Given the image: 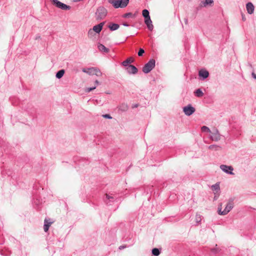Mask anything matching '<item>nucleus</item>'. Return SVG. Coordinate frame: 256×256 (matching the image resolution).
I'll return each mask as SVG.
<instances>
[{
    "instance_id": "c85d7f7f",
    "label": "nucleus",
    "mask_w": 256,
    "mask_h": 256,
    "mask_svg": "<svg viewBox=\"0 0 256 256\" xmlns=\"http://www.w3.org/2000/svg\"><path fill=\"white\" fill-rule=\"evenodd\" d=\"M212 188L213 190H219L220 189L219 184L216 183L212 186Z\"/></svg>"
},
{
    "instance_id": "9b49d317",
    "label": "nucleus",
    "mask_w": 256,
    "mask_h": 256,
    "mask_svg": "<svg viewBox=\"0 0 256 256\" xmlns=\"http://www.w3.org/2000/svg\"><path fill=\"white\" fill-rule=\"evenodd\" d=\"M198 76L202 80H205L209 76V72L206 70L202 69L198 72Z\"/></svg>"
},
{
    "instance_id": "5701e85b",
    "label": "nucleus",
    "mask_w": 256,
    "mask_h": 256,
    "mask_svg": "<svg viewBox=\"0 0 256 256\" xmlns=\"http://www.w3.org/2000/svg\"><path fill=\"white\" fill-rule=\"evenodd\" d=\"M213 2V0H205L204 1L202 2V4H201V6H206L208 5H210Z\"/></svg>"
},
{
    "instance_id": "1a4fd4ad",
    "label": "nucleus",
    "mask_w": 256,
    "mask_h": 256,
    "mask_svg": "<svg viewBox=\"0 0 256 256\" xmlns=\"http://www.w3.org/2000/svg\"><path fill=\"white\" fill-rule=\"evenodd\" d=\"M210 133L212 134L210 136V139L216 142L220 140L221 136L217 129L214 130L213 132H212Z\"/></svg>"
},
{
    "instance_id": "f3484780",
    "label": "nucleus",
    "mask_w": 256,
    "mask_h": 256,
    "mask_svg": "<svg viewBox=\"0 0 256 256\" xmlns=\"http://www.w3.org/2000/svg\"><path fill=\"white\" fill-rule=\"evenodd\" d=\"M88 70H93L92 74H95L96 76H101L102 75V73L100 70V69L96 68H90Z\"/></svg>"
},
{
    "instance_id": "9d476101",
    "label": "nucleus",
    "mask_w": 256,
    "mask_h": 256,
    "mask_svg": "<svg viewBox=\"0 0 256 256\" xmlns=\"http://www.w3.org/2000/svg\"><path fill=\"white\" fill-rule=\"evenodd\" d=\"M127 72L130 74H136L138 73V68L134 65L130 64L126 68Z\"/></svg>"
},
{
    "instance_id": "37998d69",
    "label": "nucleus",
    "mask_w": 256,
    "mask_h": 256,
    "mask_svg": "<svg viewBox=\"0 0 256 256\" xmlns=\"http://www.w3.org/2000/svg\"><path fill=\"white\" fill-rule=\"evenodd\" d=\"M92 32V30H90L89 31H88V34H90Z\"/></svg>"
},
{
    "instance_id": "c9c22d12",
    "label": "nucleus",
    "mask_w": 256,
    "mask_h": 256,
    "mask_svg": "<svg viewBox=\"0 0 256 256\" xmlns=\"http://www.w3.org/2000/svg\"><path fill=\"white\" fill-rule=\"evenodd\" d=\"M126 246L122 245V246H120L118 248H119L120 250H122V249H124V248H126Z\"/></svg>"
},
{
    "instance_id": "393cba45",
    "label": "nucleus",
    "mask_w": 256,
    "mask_h": 256,
    "mask_svg": "<svg viewBox=\"0 0 256 256\" xmlns=\"http://www.w3.org/2000/svg\"><path fill=\"white\" fill-rule=\"evenodd\" d=\"M208 148L212 150H218L221 148V147L218 145L212 144L208 146Z\"/></svg>"
},
{
    "instance_id": "ea45409f",
    "label": "nucleus",
    "mask_w": 256,
    "mask_h": 256,
    "mask_svg": "<svg viewBox=\"0 0 256 256\" xmlns=\"http://www.w3.org/2000/svg\"><path fill=\"white\" fill-rule=\"evenodd\" d=\"M34 203L36 204H38L40 202L39 201H38V200H36V201H34Z\"/></svg>"
},
{
    "instance_id": "20e7f679",
    "label": "nucleus",
    "mask_w": 256,
    "mask_h": 256,
    "mask_svg": "<svg viewBox=\"0 0 256 256\" xmlns=\"http://www.w3.org/2000/svg\"><path fill=\"white\" fill-rule=\"evenodd\" d=\"M156 60L152 58L150 59L142 68V72L144 74L150 72L155 66Z\"/></svg>"
},
{
    "instance_id": "39448f33",
    "label": "nucleus",
    "mask_w": 256,
    "mask_h": 256,
    "mask_svg": "<svg viewBox=\"0 0 256 256\" xmlns=\"http://www.w3.org/2000/svg\"><path fill=\"white\" fill-rule=\"evenodd\" d=\"M53 5L62 10H70V6L58 0H50Z\"/></svg>"
},
{
    "instance_id": "2f4dec72",
    "label": "nucleus",
    "mask_w": 256,
    "mask_h": 256,
    "mask_svg": "<svg viewBox=\"0 0 256 256\" xmlns=\"http://www.w3.org/2000/svg\"><path fill=\"white\" fill-rule=\"evenodd\" d=\"M220 251V249L218 248H214L211 249V252L214 254H217Z\"/></svg>"
},
{
    "instance_id": "79ce46f5",
    "label": "nucleus",
    "mask_w": 256,
    "mask_h": 256,
    "mask_svg": "<svg viewBox=\"0 0 256 256\" xmlns=\"http://www.w3.org/2000/svg\"><path fill=\"white\" fill-rule=\"evenodd\" d=\"M184 22H185V23L186 24H188V20L187 18H185L184 19Z\"/></svg>"
},
{
    "instance_id": "a18cd8bd",
    "label": "nucleus",
    "mask_w": 256,
    "mask_h": 256,
    "mask_svg": "<svg viewBox=\"0 0 256 256\" xmlns=\"http://www.w3.org/2000/svg\"><path fill=\"white\" fill-rule=\"evenodd\" d=\"M38 38H40V36H38V37H36V39Z\"/></svg>"
},
{
    "instance_id": "7c9ffc66",
    "label": "nucleus",
    "mask_w": 256,
    "mask_h": 256,
    "mask_svg": "<svg viewBox=\"0 0 256 256\" xmlns=\"http://www.w3.org/2000/svg\"><path fill=\"white\" fill-rule=\"evenodd\" d=\"M202 220L201 216L199 214H196V223H200Z\"/></svg>"
},
{
    "instance_id": "4c0bfd02",
    "label": "nucleus",
    "mask_w": 256,
    "mask_h": 256,
    "mask_svg": "<svg viewBox=\"0 0 256 256\" xmlns=\"http://www.w3.org/2000/svg\"><path fill=\"white\" fill-rule=\"evenodd\" d=\"M242 20L243 21H245L246 20V17L242 14Z\"/></svg>"
},
{
    "instance_id": "a19ab883",
    "label": "nucleus",
    "mask_w": 256,
    "mask_h": 256,
    "mask_svg": "<svg viewBox=\"0 0 256 256\" xmlns=\"http://www.w3.org/2000/svg\"><path fill=\"white\" fill-rule=\"evenodd\" d=\"M95 84H100L98 80L95 81Z\"/></svg>"
},
{
    "instance_id": "e433bc0d",
    "label": "nucleus",
    "mask_w": 256,
    "mask_h": 256,
    "mask_svg": "<svg viewBox=\"0 0 256 256\" xmlns=\"http://www.w3.org/2000/svg\"><path fill=\"white\" fill-rule=\"evenodd\" d=\"M252 77L256 80V74L254 72H252Z\"/></svg>"
},
{
    "instance_id": "cd10ccee",
    "label": "nucleus",
    "mask_w": 256,
    "mask_h": 256,
    "mask_svg": "<svg viewBox=\"0 0 256 256\" xmlns=\"http://www.w3.org/2000/svg\"><path fill=\"white\" fill-rule=\"evenodd\" d=\"M201 130L202 132H206L209 133L212 132L210 129L206 126H202L201 128Z\"/></svg>"
},
{
    "instance_id": "a211bd4d",
    "label": "nucleus",
    "mask_w": 256,
    "mask_h": 256,
    "mask_svg": "<svg viewBox=\"0 0 256 256\" xmlns=\"http://www.w3.org/2000/svg\"><path fill=\"white\" fill-rule=\"evenodd\" d=\"M120 27L119 24L115 23H110L108 26V28L112 31L116 30H118Z\"/></svg>"
},
{
    "instance_id": "473e14b6",
    "label": "nucleus",
    "mask_w": 256,
    "mask_h": 256,
    "mask_svg": "<svg viewBox=\"0 0 256 256\" xmlns=\"http://www.w3.org/2000/svg\"><path fill=\"white\" fill-rule=\"evenodd\" d=\"M144 53V50L143 48H140L138 52V56H141L143 55V54Z\"/></svg>"
},
{
    "instance_id": "58836bf2",
    "label": "nucleus",
    "mask_w": 256,
    "mask_h": 256,
    "mask_svg": "<svg viewBox=\"0 0 256 256\" xmlns=\"http://www.w3.org/2000/svg\"><path fill=\"white\" fill-rule=\"evenodd\" d=\"M123 25L125 26H130V24H128L126 23V22H124L123 24Z\"/></svg>"
},
{
    "instance_id": "b1692460",
    "label": "nucleus",
    "mask_w": 256,
    "mask_h": 256,
    "mask_svg": "<svg viewBox=\"0 0 256 256\" xmlns=\"http://www.w3.org/2000/svg\"><path fill=\"white\" fill-rule=\"evenodd\" d=\"M160 250L158 248H154L152 250V254L154 256H158L160 255Z\"/></svg>"
},
{
    "instance_id": "c03bdc74",
    "label": "nucleus",
    "mask_w": 256,
    "mask_h": 256,
    "mask_svg": "<svg viewBox=\"0 0 256 256\" xmlns=\"http://www.w3.org/2000/svg\"><path fill=\"white\" fill-rule=\"evenodd\" d=\"M138 104H135L134 106H132V108H136V107H138Z\"/></svg>"
},
{
    "instance_id": "6ab92c4d",
    "label": "nucleus",
    "mask_w": 256,
    "mask_h": 256,
    "mask_svg": "<svg viewBox=\"0 0 256 256\" xmlns=\"http://www.w3.org/2000/svg\"><path fill=\"white\" fill-rule=\"evenodd\" d=\"M52 224V222H48L46 219H45L44 226V230L45 232H47L48 231L49 228Z\"/></svg>"
},
{
    "instance_id": "bb28decb",
    "label": "nucleus",
    "mask_w": 256,
    "mask_h": 256,
    "mask_svg": "<svg viewBox=\"0 0 256 256\" xmlns=\"http://www.w3.org/2000/svg\"><path fill=\"white\" fill-rule=\"evenodd\" d=\"M123 17L124 18H134L135 15L132 12H128L124 14Z\"/></svg>"
},
{
    "instance_id": "dca6fc26",
    "label": "nucleus",
    "mask_w": 256,
    "mask_h": 256,
    "mask_svg": "<svg viewBox=\"0 0 256 256\" xmlns=\"http://www.w3.org/2000/svg\"><path fill=\"white\" fill-rule=\"evenodd\" d=\"M98 50L104 53H108L110 52V50L106 48L104 45L101 44H99L98 46Z\"/></svg>"
},
{
    "instance_id": "a878e982",
    "label": "nucleus",
    "mask_w": 256,
    "mask_h": 256,
    "mask_svg": "<svg viewBox=\"0 0 256 256\" xmlns=\"http://www.w3.org/2000/svg\"><path fill=\"white\" fill-rule=\"evenodd\" d=\"M142 14L144 18L150 17L149 12L146 9H144L142 10Z\"/></svg>"
},
{
    "instance_id": "f03ea898",
    "label": "nucleus",
    "mask_w": 256,
    "mask_h": 256,
    "mask_svg": "<svg viewBox=\"0 0 256 256\" xmlns=\"http://www.w3.org/2000/svg\"><path fill=\"white\" fill-rule=\"evenodd\" d=\"M108 14L107 10L104 6H99L95 13L96 18L97 20H102L105 18Z\"/></svg>"
},
{
    "instance_id": "72a5a7b5",
    "label": "nucleus",
    "mask_w": 256,
    "mask_h": 256,
    "mask_svg": "<svg viewBox=\"0 0 256 256\" xmlns=\"http://www.w3.org/2000/svg\"><path fill=\"white\" fill-rule=\"evenodd\" d=\"M102 116L104 118H108V119H111L112 118V117L110 116V114H102Z\"/></svg>"
},
{
    "instance_id": "aec40b11",
    "label": "nucleus",
    "mask_w": 256,
    "mask_h": 256,
    "mask_svg": "<svg viewBox=\"0 0 256 256\" xmlns=\"http://www.w3.org/2000/svg\"><path fill=\"white\" fill-rule=\"evenodd\" d=\"M118 110L122 112H126L128 110V106L126 104H122L118 107Z\"/></svg>"
},
{
    "instance_id": "6e6552de",
    "label": "nucleus",
    "mask_w": 256,
    "mask_h": 256,
    "mask_svg": "<svg viewBox=\"0 0 256 256\" xmlns=\"http://www.w3.org/2000/svg\"><path fill=\"white\" fill-rule=\"evenodd\" d=\"M220 168L224 172L234 175V173L232 172L234 168L232 166H227L225 164H222L220 166Z\"/></svg>"
},
{
    "instance_id": "f8f14e48",
    "label": "nucleus",
    "mask_w": 256,
    "mask_h": 256,
    "mask_svg": "<svg viewBox=\"0 0 256 256\" xmlns=\"http://www.w3.org/2000/svg\"><path fill=\"white\" fill-rule=\"evenodd\" d=\"M144 23L150 30H153L154 26L152 24V21L150 17L144 18Z\"/></svg>"
},
{
    "instance_id": "4468645a",
    "label": "nucleus",
    "mask_w": 256,
    "mask_h": 256,
    "mask_svg": "<svg viewBox=\"0 0 256 256\" xmlns=\"http://www.w3.org/2000/svg\"><path fill=\"white\" fill-rule=\"evenodd\" d=\"M104 24V22H101L97 25H96L93 27L92 30L96 32L98 34L101 32Z\"/></svg>"
},
{
    "instance_id": "c756f323",
    "label": "nucleus",
    "mask_w": 256,
    "mask_h": 256,
    "mask_svg": "<svg viewBox=\"0 0 256 256\" xmlns=\"http://www.w3.org/2000/svg\"><path fill=\"white\" fill-rule=\"evenodd\" d=\"M90 68H83L82 70V71L84 72H85V73H86V74H92V73H93V70H88Z\"/></svg>"
},
{
    "instance_id": "f257e3e1",
    "label": "nucleus",
    "mask_w": 256,
    "mask_h": 256,
    "mask_svg": "<svg viewBox=\"0 0 256 256\" xmlns=\"http://www.w3.org/2000/svg\"><path fill=\"white\" fill-rule=\"evenodd\" d=\"M108 2L116 8H124L127 6L129 0H108Z\"/></svg>"
},
{
    "instance_id": "2eb2a0df",
    "label": "nucleus",
    "mask_w": 256,
    "mask_h": 256,
    "mask_svg": "<svg viewBox=\"0 0 256 256\" xmlns=\"http://www.w3.org/2000/svg\"><path fill=\"white\" fill-rule=\"evenodd\" d=\"M134 61V60L132 58H128L126 60L123 61L122 62V65L127 68L128 66L130 65L131 63H132Z\"/></svg>"
},
{
    "instance_id": "412c9836",
    "label": "nucleus",
    "mask_w": 256,
    "mask_h": 256,
    "mask_svg": "<svg viewBox=\"0 0 256 256\" xmlns=\"http://www.w3.org/2000/svg\"><path fill=\"white\" fill-rule=\"evenodd\" d=\"M64 72H65V71L63 69L58 70L56 73V78L58 79L62 78L64 74Z\"/></svg>"
},
{
    "instance_id": "423d86ee",
    "label": "nucleus",
    "mask_w": 256,
    "mask_h": 256,
    "mask_svg": "<svg viewBox=\"0 0 256 256\" xmlns=\"http://www.w3.org/2000/svg\"><path fill=\"white\" fill-rule=\"evenodd\" d=\"M117 197L116 196H112V194H106V197L104 198V202L108 206H110L116 200Z\"/></svg>"
},
{
    "instance_id": "7ed1b4c3",
    "label": "nucleus",
    "mask_w": 256,
    "mask_h": 256,
    "mask_svg": "<svg viewBox=\"0 0 256 256\" xmlns=\"http://www.w3.org/2000/svg\"><path fill=\"white\" fill-rule=\"evenodd\" d=\"M234 204L232 201H229L224 210H222V204H220L218 206V214L220 215H226V214L232 208Z\"/></svg>"
},
{
    "instance_id": "0eeeda50",
    "label": "nucleus",
    "mask_w": 256,
    "mask_h": 256,
    "mask_svg": "<svg viewBox=\"0 0 256 256\" xmlns=\"http://www.w3.org/2000/svg\"><path fill=\"white\" fill-rule=\"evenodd\" d=\"M195 110V108L190 104L183 108V112L188 116L192 115Z\"/></svg>"
},
{
    "instance_id": "ddd939ff",
    "label": "nucleus",
    "mask_w": 256,
    "mask_h": 256,
    "mask_svg": "<svg viewBox=\"0 0 256 256\" xmlns=\"http://www.w3.org/2000/svg\"><path fill=\"white\" fill-rule=\"evenodd\" d=\"M246 8L249 14H252L254 12V8L253 4L252 2H248V3H247L246 4Z\"/></svg>"
},
{
    "instance_id": "f704fd0d",
    "label": "nucleus",
    "mask_w": 256,
    "mask_h": 256,
    "mask_svg": "<svg viewBox=\"0 0 256 256\" xmlns=\"http://www.w3.org/2000/svg\"><path fill=\"white\" fill-rule=\"evenodd\" d=\"M96 88V86H94V87L88 88L87 92H90L92 91V90H94Z\"/></svg>"
},
{
    "instance_id": "4be33fe9",
    "label": "nucleus",
    "mask_w": 256,
    "mask_h": 256,
    "mask_svg": "<svg viewBox=\"0 0 256 256\" xmlns=\"http://www.w3.org/2000/svg\"><path fill=\"white\" fill-rule=\"evenodd\" d=\"M194 94H195L196 96L198 98H201V97L203 96L204 94V92H202V90L200 88L197 89L194 92Z\"/></svg>"
}]
</instances>
